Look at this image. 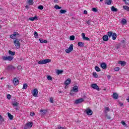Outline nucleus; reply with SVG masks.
I'll use <instances>...</instances> for the list:
<instances>
[{
	"label": "nucleus",
	"mask_w": 129,
	"mask_h": 129,
	"mask_svg": "<svg viewBox=\"0 0 129 129\" xmlns=\"http://www.w3.org/2000/svg\"><path fill=\"white\" fill-rule=\"evenodd\" d=\"M50 62H51V59L47 58L45 59L39 60L38 62V64H47V63H50Z\"/></svg>",
	"instance_id": "f257e3e1"
},
{
	"label": "nucleus",
	"mask_w": 129,
	"mask_h": 129,
	"mask_svg": "<svg viewBox=\"0 0 129 129\" xmlns=\"http://www.w3.org/2000/svg\"><path fill=\"white\" fill-rule=\"evenodd\" d=\"M78 87L77 86H74L73 90L70 92V95H73V94H74V92H78Z\"/></svg>",
	"instance_id": "f03ea898"
},
{
	"label": "nucleus",
	"mask_w": 129,
	"mask_h": 129,
	"mask_svg": "<svg viewBox=\"0 0 129 129\" xmlns=\"http://www.w3.org/2000/svg\"><path fill=\"white\" fill-rule=\"evenodd\" d=\"M33 126V122H27L24 127V129H29L31 128Z\"/></svg>",
	"instance_id": "7ed1b4c3"
},
{
	"label": "nucleus",
	"mask_w": 129,
	"mask_h": 129,
	"mask_svg": "<svg viewBox=\"0 0 129 129\" xmlns=\"http://www.w3.org/2000/svg\"><path fill=\"white\" fill-rule=\"evenodd\" d=\"M3 60H7V61H12L13 59H14V57L11 56H4L2 57Z\"/></svg>",
	"instance_id": "20e7f679"
},
{
	"label": "nucleus",
	"mask_w": 129,
	"mask_h": 129,
	"mask_svg": "<svg viewBox=\"0 0 129 129\" xmlns=\"http://www.w3.org/2000/svg\"><path fill=\"white\" fill-rule=\"evenodd\" d=\"M66 52L68 54H69L71 52H72L73 51V44H71L70 46H69V48L66 49L65 50Z\"/></svg>",
	"instance_id": "39448f33"
},
{
	"label": "nucleus",
	"mask_w": 129,
	"mask_h": 129,
	"mask_svg": "<svg viewBox=\"0 0 129 129\" xmlns=\"http://www.w3.org/2000/svg\"><path fill=\"white\" fill-rule=\"evenodd\" d=\"M39 91H38L37 89H34L33 91H32V95L33 96H34V97H38V93Z\"/></svg>",
	"instance_id": "423d86ee"
},
{
	"label": "nucleus",
	"mask_w": 129,
	"mask_h": 129,
	"mask_svg": "<svg viewBox=\"0 0 129 129\" xmlns=\"http://www.w3.org/2000/svg\"><path fill=\"white\" fill-rule=\"evenodd\" d=\"M85 112L88 115H92V114L93 113V111L90 109V108H88L86 110H85Z\"/></svg>",
	"instance_id": "0eeeda50"
},
{
	"label": "nucleus",
	"mask_w": 129,
	"mask_h": 129,
	"mask_svg": "<svg viewBox=\"0 0 129 129\" xmlns=\"http://www.w3.org/2000/svg\"><path fill=\"white\" fill-rule=\"evenodd\" d=\"M14 44H15V46L17 49H19L20 48V41H19V39H16L14 41Z\"/></svg>",
	"instance_id": "6e6552de"
},
{
	"label": "nucleus",
	"mask_w": 129,
	"mask_h": 129,
	"mask_svg": "<svg viewBox=\"0 0 129 129\" xmlns=\"http://www.w3.org/2000/svg\"><path fill=\"white\" fill-rule=\"evenodd\" d=\"M92 88H93L94 89H96V90H98V91H99L100 89L98 86L96 84H92L91 85Z\"/></svg>",
	"instance_id": "1a4fd4ad"
},
{
	"label": "nucleus",
	"mask_w": 129,
	"mask_h": 129,
	"mask_svg": "<svg viewBox=\"0 0 129 129\" xmlns=\"http://www.w3.org/2000/svg\"><path fill=\"white\" fill-rule=\"evenodd\" d=\"M84 101V98H80L76 100L75 103L76 104H79V103H81Z\"/></svg>",
	"instance_id": "9d476101"
},
{
	"label": "nucleus",
	"mask_w": 129,
	"mask_h": 129,
	"mask_svg": "<svg viewBox=\"0 0 129 129\" xmlns=\"http://www.w3.org/2000/svg\"><path fill=\"white\" fill-rule=\"evenodd\" d=\"M13 83L14 85H18V84L20 83V81H19V80H18L17 78H15L13 80Z\"/></svg>",
	"instance_id": "9b49d317"
},
{
	"label": "nucleus",
	"mask_w": 129,
	"mask_h": 129,
	"mask_svg": "<svg viewBox=\"0 0 129 129\" xmlns=\"http://www.w3.org/2000/svg\"><path fill=\"white\" fill-rule=\"evenodd\" d=\"M118 64H119L121 66L124 67L125 66V65H126V62H125V61L120 60L118 61Z\"/></svg>",
	"instance_id": "f8f14e48"
},
{
	"label": "nucleus",
	"mask_w": 129,
	"mask_h": 129,
	"mask_svg": "<svg viewBox=\"0 0 129 129\" xmlns=\"http://www.w3.org/2000/svg\"><path fill=\"white\" fill-rule=\"evenodd\" d=\"M100 66L102 69H106V68H107V66L105 62L101 63Z\"/></svg>",
	"instance_id": "ddd939ff"
},
{
	"label": "nucleus",
	"mask_w": 129,
	"mask_h": 129,
	"mask_svg": "<svg viewBox=\"0 0 129 129\" xmlns=\"http://www.w3.org/2000/svg\"><path fill=\"white\" fill-rule=\"evenodd\" d=\"M71 83V79H68L65 82H64V84L65 85H67V86H68L69 84Z\"/></svg>",
	"instance_id": "4468645a"
},
{
	"label": "nucleus",
	"mask_w": 129,
	"mask_h": 129,
	"mask_svg": "<svg viewBox=\"0 0 129 129\" xmlns=\"http://www.w3.org/2000/svg\"><path fill=\"white\" fill-rule=\"evenodd\" d=\"M112 97L114 99H117V98H118V95L116 93H113Z\"/></svg>",
	"instance_id": "2eb2a0df"
},
{
	"label": "nucleus",
	"mask_w": 129,
	"mask_h": 129,
	"mask_svg": "<svg viewBox=\"0 0 129 129\" xmlns=\"http://www.w3.org/2000/svg\"><path fill=\"white\" fill-rule=\"evenodd\" d=\"M15 69H16V68L13 66H9L7 67L8 70H15Z\"/></svg>",
	"instance_id": "dca6fc26"
},
{
	"label": "nucleus",
	"mask_w": 129,
	"mask_h": 129,
	"mask_svg": "<svg viewBox=\"0 0 129 129\" xmlns=\"http://www.w3.org/2000/svg\"><path fill=\"white\" fill-rule=\"evenodd\" d=\"M39 41L41 44H43V43H44L45 44H46V43H48V41L46 40L43 39V38H39Z\"/></svg>",
	"instance_id": "f3484780"
},
{
	"label": "nucleus",
	"mask_w": 129,
	"mask_h": 129,
	"mask_svg": "<svg viewBox=\"0 0 129 129\" xmlns=\"http://www.w3.org/2000/svg\"><path fill=\"white\" fill-rule=\"evenodd\" d=\"M103 40L105 41V42H107L108 41V36L107 35H104L102 38Z\"/></svg>",
	"instance_id": "a211bd4d"
},
{
	"label": "nucleus",
	"mask_w": 129,
	"mask_h": 129,
	"mask_svg": "<svg viewBox=\"0 0 129 129\" xmlns=\"http://www.w3.org/2000/svg\"><path fill=\"white\" fill-rule=\"evenodd\" d=\"M30 21H35V20H38V16H35L34 17H31L29 18Z\"/></svg>",
	"instance_id": "6ab92c4d"
},
{
	"label": "nucleus",
	"mask_w": 129,
	"mask_h": 129,
	"mask_svg": "<svg viewBox=\"0 0 129 129\" xmlns=\"http://www.w3.org/2000/svg\"><path fill=\"white\" fill-rule=\"evenodd\" d=\"M78 46H79V47H84V43L82 42H79L78 43Z\"/></svg>",
	"instance_id": "aec40b11"
},
{
	"label": "nucleus",
	"mask_w": 129,
	"mask_h": 129,
	"mask_svg": "<svg viewBox=\"0 0 129 129\" xmlns=\"http://www.w3.org/2000/svg\"><path fill=\"white\" fill-rule=\"evenodd\" d=\"M113 33L112 31H109L107 33V36L109 37V38H111V37H112Z\"/></svg>",
	"instance_id": "412c9836"
},
{
	"label": "nucleus",
	"mask_w": 129,
	"mask_h": 129,
	"mask_svg": "<svg viewBox=\"0 0 129 129\" xmlns=\"http://www.w3.org/2000/svg\"><path fill=\"white\" fill-rule=\"evenodd\" d=\"M112 40H116V37H117V36L116 35V33H113V34L112 35Z\"/></svg>",
	"instance_id": "4be33fe9"
},
{
	"label": "nucleus",
	"mask_w": 129,
	"mask_h": 129,
	"mask_svg": "<svg viewBox=\"0 0 129 129\" xmlns=\"http://www.w3.org/2000/svg\"><path fill=\"white\" fill-rule=\"evenodd\" d=\"M9 55H12V56H14V55H16V52L12 51V50H9Z\"/></svg>",
	"instance_id": "5701e85b"
},
{
	"label": "nucleus",
	"mask_w": 129,
	"mask_h": 129,
	"mask_svg": "<svg viewBox=\"0 0 129 129\" xmlns=\"http://www.w3.org/2000/svg\"><path fill=\"white\" fill-rule=\"evenodd\" d=\"M112 2V0H106L105 4L109 6L111 5Z\"/></svg>",
	"instance_id": "b1692460"
},
{
	"label": "nucleus",
	"mask_w": 129,
	"mask_h": 129,
	"mask_svg": "<svg viewBox=\"0 0 129 129\" xmlns=\"http://www.w3.org/2000/svg\"><path fill=\"white\" fill-rule=\"evenodd\" d=\"M8 117L10 118V119H11V120H13V119L14 118V116H13V115H12L9 112L8 113Z\"/></svg>",
	"instance_id": "393cba45"
},
{
	"label": "nucleus",
	"mask_w": 129,
	"mask_h": 129,
	"mask_svg": "<svg viewBox=\"0 0 129 129\" xmlns=\"http://www.w3.org/2000/svg\"><path fill=\"white\" fill-rule=\"evenodd\" d=\"M121 24L122 25H125V24H126V20H125V19H123L121 21Z\"/></svg>",
	"instance_id": "a878e982"
},
{
	"label": "nucleus",
	"mask_w": 129,
	"mask_h": 129,
	"mask_svg": "<svg viewBox=\"0 0 129 129\" xmlns=\"http://www.w3.org/2000/svg\"><path fill=\"white\" fill-rule=\"evenodd\" d=\"M28 3L30 6H33V5H34V2L33 1V0H28Z\"/></svg>",
	"instance_id": "bb28decb"
},
{
	"label": "nucleus",
	"mask_w": 129,
	"mask_h": 129,
	"mask_svg": "<svg viewBox=\"0 0 129 129\" xmlns=\"http://www.w3.org/2000/svg\"><path fill=\"white\" fill-rule=\"evenodd\" d=\"M110 110V109L109 108V107H105V113H107V112H108V111H109Z\"/></svg>",
	"instance_id": "cd10ccee"
},
{
	"label": "nucleus",
	"mask_w": 129,
	"mask_h": 129,
	"mask_svg": "<svg viewBox=\"0 0 129 129\" xmlns=\"http://www.w3.org/2000/svg\"><path fill=\"white\" fill-rule=\"evenodd\" d=\"M40 112L41 113V114H46V113H47V110H40Z\"/></svg>",
	"instance_id": "c85d7f7f"
},
{
	"label": "nucleus",
	"mask_w": 129,
	"mask_h": 129,
	"mask_svg": "<svg viewBox=\"0 0 129 129\" xmlns=\"http://www.w3.org/2000/svg\"><path fill=\"white\" fill-rule=\"evenodd\" d=\"M12 105H13V106L18 107V106H19V103H18L17 102H13L12 103Z\"/></svg>",
	"instance_id": "c756f323"
},
{
	"label": "nucleus",
	"mask_w": 129,
	"mask_h": 129,
	"mask_svg": "<svg viewBox=\"0 0 129 129\" xmlns=\"http://www.w3.org/2000/svg\"><path fill=\"white\" fill-rule=\"evenodd\" d=\"M62 73H63V71L59 70L56 71V74L57 75H60V74H62Z\"/></svg>",
	"instance_id": "7c9ffc66"
},
{
	"label": "nucleus",
	"mask_w": 129,
	"mask_h": 129,
	"mask_svg": "<svg viewBox=\"0 0 129 129\" xmlns=\"http://www.w3.org/2000/svg\"><path fill=\"white\" fill-rule=\"evenodd\" d=\"M95 69L96 71H97V72H100L101 71L100 68H99V67H98V66L95 67Z\"/></svg>",
	"instance_id": "2f4dec72"
},
{
	"label": "nucleus",
	"mask_w": 129,
	"mask_h": 129,
	"mask_svg": "<svg viewBox=\"0 0 129 129\" xmlns=\"http://www.w3.org/2000/svg\"><path fill=\"white\" fill-rule=\"evenodd\" d=\"M34 37L36 39H38V38H39V35L38 34V32L36 31L34 32Z\"/></svg>",
	"instance_id": "473e14b6"
},
{
	"label": "nucleus",
	"mask_w": 129,
	"mask_h": 129,
	"mask_svg": "<svg viewBox=\"0 0 129 129\" xmlns=\"http://www.w3.org/2000/svg\"><path fill=\"white\" fill-rule=\"evenodd\" d=\"M93 75L94 78H98V75H97L96 72H93Z\"/></svg>",
	"instance_id": "72a5a7b5"
},
{
	"label": "nucleus",
	"mask_w": 129,
	"mask_h": 129,
	"mask_svg": "<svg viewBox=\"0 0 129 129\" xmlns=\"http://www.w3.org/2000/svg\"><path fill=\"white\" fill-rule=\"evenodd\" d=\"M123 9H124V10H125V11H127V12L129 11V7L128 6H123Z\"/></svg>",
	"instance_id": "f704fd0d"
},
{
	"label": "nucleus",
	"mask_w": 129,
	"mask_h": 129,
	"mask_svg": "<svg viewBox=\"0 0 129 129\" xmlns=\"http://www.w3.org/2000/svg\"><path fill=\"white\" fill-rule=\"evenodd\" d=\"M112 12H117V9L115 8L114 7L112 6L111 7Z\"/></svg>",
	"instance_id": "c9c22d12"
},
{
	"label": "nucleus",
	"mask_w": 129,
	"mask_h": 129,
	"mask_svg": "<svg viewBox=\"0 0 129 129\" xmlns=\"http://www.w3.org/2000/svg\"><path fill=\"white\" fill-rule=\"evenodd\" d=\"M14 37L16 38V37H19V36H20V34H19L18 32H14V34H13Z\"/></svg>",
	"instance_id": "e433bc0d"
},
{
	"label": "nucleus",
	"mask_w": 129,
	"mask_h": 129,
	"mask_svg": "<svg viewBox=\"0 0 129 129\" xmlns=\"http://www.w3.org/2000/svg\"><path fill=\"white\" fill-rule=\"evenodd\" d=\"M70 39L71 41H74L75 40V36L74 35H72L70 37Z\"/></svg>",
	"instance_id": "4c0bfd02"
},
{
	"label": "nucleus",
	"mask_w": 129,
	"mask_h": 129,
	"mask_svg": "<svg viewBox=\"0 0 129 129\" xmlns=\"http://www.w3.org/2000/svg\"><path fill=\"white\" fill-rule=\"evenodd\" d=\"M55 9H56V10H61V9H62L61 7H60L58 5H55L54 6Z\"/></svg>",
	"instance_id": "58836bf2"
},
{
	"label": "nucleus",
	"mask_w": 129,
	"mask_h": 129,
	"mask_svg": "<svg viewBox=\"0 0 129 129\" xmlns=\"http://www.w3.org/2000/svg\"><path fill=\"white\" fill-rule=\"evenodd\" d=\"M60 14H65V13H67V11L66 10L61 9L60 10Z\"/></svg>",
	"instance_id": "ea45409f"
},
{
	"label": "nucleus",
	"mask_w": 129,
	"mask_h": 129,
	"mask_svg": "<svg viewBox=\"0 0 129 129\" xmlns=\"http://www.w3.org/2000/svg\"><path fill=\"white\" fill-rule=\"evenodd\" d=\"M27 88H28V84H24L23 85V89H27Z\"/></svg>",
	"instance_id": "a19ab883"
},
{
	"label": "nucleus",
	"mask_w": 129,
	"mask_h": 129,
	"mask_svg": "<svg viewBox=\"0 0 129 129\" xmlns=\"http://www.w3.org/2000/svg\"><path fill=\"white\" fill-rule=\"evenodd\" d=\"M38 9L39 10H44V6H42V5H40L38 7Z\"/></svg>",
	"instance_id": "79ce46f5"
},
{
	"label": "nucleus",
	"mask_w": 129,
	"mask_h": 129,
	"mask_svg": "<svg viewBox=\"0 0 129 129\" xmlns=\"http://www.w3.org/2000/svg\"><path fill=\"white\" fill-rule=\"evenodd\" d=\"M123 2L125 3V5H128L129 6V0H123Z\"/></svg>",
	"instance_id": "37998d69"
},
{
	"label": "nucleus",
	"mask_w": 129,
	"mask_h": 129,
	"mask_svg": "<svg viewBox=\"0 0 129 129\" xmlns=\"http://www.w3.org/2000/svg\"><path fill=\"white\" fill-rule=\"evenodd\" d=\"M92 11L93 12H95V13H96L98 11H97V9L95 8H92Z\"/></svg>",
	"instance_id": "c03bdc74"
},
{
	"label": "nucleus",
	"mask_w": 129,
	"mask_h": 129,
	"mask_svg": "<svg viewBox=\"0 0 129 129\" xmlns=\"http://www.w3.org/2000/svg\"><path fill=\"white\" fill-rule=\"evenodd\" d=\"M57 129H66L64 127L61 126V125H58L57 126Z\"/></svg>",
	"instance_id": "a18cd8bd"
},
{
	"label": "nucleus",
	"mask_w": 129,
	"mask_h": 129,
	"mask_svg": "<svg viewBox=\"0 0 129 129\" xmlns=\"http://www.w3.org/2000/svg\"><path fill=\"white\" fill-rule=\"evenodd\" d=\"M114 71H119V67H116L114 69Z\"/></svg>",
	"instance_id": "49530a36"
},
{
	"label": "nucleus",
	"mask_w": 129,
	"mask_h": 129,
	"mask_svg": "<svg viewBox=\"0 0 129 129\" xmlns=\"http://www.w3.org/2000/svg\"><path fill=\"white\" fill-rule=\"evenodd\" d=\"M106 118H107V119H110V118H111V117H110V116L106 114Z\"/></svg>",
	"instance_id": "de8ad7c7"
},
{
	"label": "nucleus",
	"mask_w": 129,
	"mask_h": 129,
	"mask_svg": "<svg viewBox=\"0 0 129 129\" xmlns=\"http://www.w3.org/2000/svg\"><path fill=\"white\" fill-rule=\"evenodd\" d=\"M50 102L51 103H53V102H54V101H53V98H50Z\"/></svg>",
	"instance_id": "09e8293b"
},
{
	"label": "nucleus",
	"mask_w": 129,
	"mask_h": 129,
	"mask_svg": "<svg viewBox=\"0 0 129 129\" xmlns=\"http://www.w3.org/2000/svg\"><path fill=\"white\" fill-rule=\"evenodd\" d=\"M47 79L48 80H52V77H51V76H48Z\"/></svg>",
	"instance_id": "8fccbe9b"
},
{
	"label": "nucleus",
	"mask_w": 129,
	"mask_h": 129,
	"mask_svg": "<svg viewBox=\"0 0 129 129\" xmlns=\"http://www.w3.org/2000/svg\"><path fill=\"white\" fill-rule=\"evenodd\" d=\"M82 37H83V39L84 40V39L86 37H85V33H82Z\"/></svg>",
	"instance_id": "3c124183"
},
{
	"label": "nucleus",
	"mask_w": 129,
	"mask_h": 129,
	"mask_svg": "<svg viewBox=\"0 0 129 129\" xmlns=\"http://www.w3.org/2000/svg\"><path fill=\"white\" fill-rule=\"evenodd\" d=\"M84 40H85L86 41H90L89 38L86 37L85 38H84Z\"/></svg>",
	"instance_id": "603ef678"
},
{
	"label": "nucleus",
	"mask_w": 129,
	"mask_h": 129,
	"mask_svg": "<svg viewBox=\"0 0 129 129\" xmlns=\"http://www.w3.org/2000/svg\"><path fill=\"white\" fill-rule=\"evenodd\" d=\"M10 38L11 39H15V36L14 35V34H12L10 35Z\"/></svg>",
	"instance_id": "864d4df0"
},
{
	"label": "nucleus",
	"mask_w": 129,
	"mask_h": 129,
	"mask_svg": "<svg viewBox=\"0 0 129 129\" xmlns=\"http://www.w3.org/2000/svg\"><path fill=\"white\" fill-rule=\"evenodd\" d=\"M11 97H11V95H10V94L7 95V98H8V99H11Z\"/></svg>",
	"instance_id": "5fc2aeb1"
},
{
	"label": "nucleus",
	"mask_w": 129,
	"mask_h": 129,
	"mask_svg": "<svg viewBox=\"0 0 129 129\" xmlns=\"http://www.w3.org/2000/svg\"><path fill=\"white\" fill-rule=\"evenodd\" d=\"M30 115L31 116H35V113L33 112L30 113Z\"/></svg>",
	"instance_id": "6e6d98bb"
},
{
	"label": "nucleus",
	"mask_w": 129,
	"mask_h": 129,
	"mask_svg": "<svg viewBox=\"0 0 129 129\" xmlns=\"http://www.w3.org/2000/svg\"><path fill=\"white\" fill-rule=\"evenodd\" d=\"M121 123L123 125H125V122L124 121H122Z\"/></svg>",
	"instance_id": "4d7b16f0"
},
{
	"label": "nucleus",
	"mask_w": 129,
	"mask_h": 129,
	"mask_svg": "<svg viewBox=\"0 0 129 129\" xmlns=\"http://www.w3.org/2000/svg\"><path fill=\"white\" fill-rule=\"evenodd\" d=\"M90 23H91L90 20H88V21H87V24L88 25H90Z\"/></svg>",
	"instance_id": "13d9d810"
},
{
	"label": "nucleus",
	"mask_w": 129,
	"mask_h": 129,
	"mask_svg": "<svg viewBox=\"0 0 129 129\" xmlns=\"http://www.w3.org/2000/svg\"><path fill=\"white\" fill-rule=\"evenodd\" d=\"M111 78V76H110V75H108L107 76V78H108V80H110Z\"/></svg>",
	"instance_id": "bf43d9fd"
},
{
	"label": "nucleus",
	"mask_w": 129,
	"mask_h": 129,
	"mask_svg": "<svg viewBox=\"0 0 129 129\" xmlns=\"http://www.w3.org/2000/svg\"><path fill=\"white\" fill-rule=\"evenodd\" d=\"M115 48H116V50H118V49H119V45L116 46Z\"/></svg>",
	"instance_id": "052dcab7"
},
{
	"label": "nucleus",
	"mask_w": 129,
	"mask_h": 129,
	"mask_svg": "<svg viewBox=\"0 0 129 129\" xmlns=\"http://www.w3.org/2000/svg\"><path fill=\"white\" fill-rule=\"evenodd\" d=\"M84 15H87V11L85 10V11H84Z\"/></svg>",
	"instance_id": "680f3d73"
},
{
	"label": "nucleus",
	"mask_w": 129,
	"mask_h": 129,
	"mask_svg": "<svg viewBox=\"0 0 129 129\" xmlns=\"http://www.w3.org/2000/svg\"><path fill=\"white\" fill-rule=\"evenodd\" d=\"M119 104L120 105V106H122V105H123V104L122 103H119Z\"/></svg>",
	"instance_id": "e2e57ef3"
},
{
	"label": "nucleus",
	"mask_w": 129,
	"mask_h": 129,
	"mask_svg": "<svg viewBox=\"0 0 129 129\" xmlns=\"http://www.w3.org/2000/svg\"><path fill=\"white\" fill-rule=\"evenodd\" d=\"M2 119H3V116L0 115V120H2Z\"/></svg>",
	"instance_id": "0e129e2a"
},
{
	"label": "nucleus",
	"mask_w": 129,
	"mask_h": 129,
	"mask_svg": "<svg viewBox=\"0 0 129 129\" xmlns=\"http://www.w3.org/2000/svg\"><path fill=\"white\" fill-rule=\"evenodd\" d=\"M54 3H58V0H54Z\"/></svg>",
	"instance_id": "69168bd1"
},
{
	"label": "nucleus",
	"mask_w": 129,
	"mask_h": 129,
	"mask_svg": "<svg viewBox=\"0 0 129 129\" xmlns=\"http://www.w3.org/2000/svg\"><path fill=\"white\" fill-rule=\"evenodd\" d=\"M126 100H127V102H129V96L128 97V98L126 99Z\"/></svg>",
	"instance_id": "338daca9"
},
{
	"label": "nucleus",
	"mask_w": 129,
	"mask_h": 129,
	"mask_svg": "<svg viewBox=\"0 0 129 129\" xmlns=\"http://www.w3.org/2000/svg\"><path fill=\"white\" fill-rule=\"evenodd\" d=\"M67 88V85H66L65 87H64V89H66Z\"/></svg>",
	"instance_id": "774afa93"
}]
</instances>
